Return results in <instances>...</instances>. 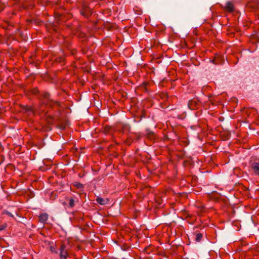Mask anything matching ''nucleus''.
<instances>
[{
    "mask_svg": "<svg viewBox=\"0 0 259 259\" xmlns=\"http://www.w3.org/2000/svg\"><path fill=\"white\" fill-rule=\"evenodd\" d=\"M50 95L49 93H46L44 94V98L46 100L49 99Z\"/></svg>",
    "mask_w": 259,
    "mask_h": 259,
    "instance_id": "10",
    "label": "nucleus"
},
{
    "mask_svg": "<svg viewBox=\"0 0 259 259\" xmlns=\"http://www.w3.org/2000/svg\"><path fill=\"white\" fill-rule=\"evenodd\" d=\"M38 92V90L37 89H35L34 91V94H36Z\"/></svg>",
    "mask_w": 259,
    "mask_h": 259,
    "instance_id": "13",
    "label": "nucleus"
},
{
    "mask_svg": "<svg viewBox=\"0 0 259 259\" xmlns=\"http://www.w3.org/2000/svg\"><path fill=\"white\" fill-rule=\"evenodd\" d=\"M202 237H203L202 234H201L200 233H198L196 234V237H195L196 241L197 242L200 241L202 239Z\"/></svg>",
    "mask_w": 259,
    "mask_h": 259,
    "instance_id": "6",
    "label": "nucleus"
},
{
    "mask_svg": "<svg viewBox=\"0 0 259 259\" xmlns=\"http://www.w3.org/2000/svg\"><path fill=\"white\" fill-rule=\"evenodd\" d=\"M5 228V227L4 226H0V231L3 230Z\"/></svg>",
    "mask_w": 259,
    "mask_h": 259,
    "instance_id": "12",
    "label": "nucleus"
},
{
    "mask_svg": "<svg viewBox=\"0 0 259 259\" xmlns=\"http://www.w3.org/2000/svg\"><path fill=\"white\" fill-rule=\"evenodd\" d=\"M81 14L82 15L84 16V17H88L89 15V13L87 12V10H81Z\"/></svg>",
    "mask_w": 259,
    "mask_h": 259,
    "instance_id": "9",
    "label": "nucleus"
},
{
    "mask_svg": "<svg viewBox=\"0 0 259 259\" xmlns=\"http://www.w3.org/2000/svg\"><path fill=\"white\" fill-rule=\"evenodd\" d=\"M251 168L255 174L259 175V163H253L251 165Z\"/></svg>",
    "mask_w": 259,
    "mask_h": 259,
    "instance_id": "4",
    "label": "nucleus"
},
{
    "mask_svg": "<svg viewBox=\"0 0 259 259\" xmlns=\"http://www.w3.org/2000/svg\"><path fill=\"white\" fill-rule=\"evenodd\" d=\"M48 219V214L47 213H42L39 216V220L41 223H45Z\"/></svg>",
    "mask_w": 259,
    "mask_h": 259,
    "instance_id": "5",
    "label": "nucleus"
},
{
    "mask_svg": "<svg viewBox=\"0 0 259 259\" xmlns=\"http://www.w3.org/2000/svg\"><path fill=\"white\" fill-rule=\"evenodd\" d=\"M69 206L70 207H73L74 206V200L72 198L69 199Z\"/></svg>",
    "mask_w": 259,
    "mask_h": 259,
    "instance_id": "8",
    "label": "nucleus"
},
{
    "mask_svg": "<svg viewBox=\"0 0 259 259\" xmlns=\"http://www.w3.org/2000/svg\"><path fill=\"white\" fill-rule=\"evenodd\" d=\"M234 5L233 4L230 2H228L226 3L225 9L226 11L228 12H232L234 11Z\"/></svg>",
    "mask_w": 259,
    "mask_h": 259,
    "instance_id": "2",
    "label": "nucleus"
},
{
    "mask_svg": "<svg viewBox=\"0 0 259 259\" xmlns=\"http://www.w3.org/2000/svg\"><path fill=\"white\" fill-rule=\"evenodd\" d=\"M50 250H51V251L52 252H54V253H57L58 252L57 251V250H56V246L54 244L53 245H51L50 246Z\"/></svg>",
    "mask_w": 259,
    "mask_h": 259,
    "instance_id": "7",
    "label": "nucleus"
},
{
    "mask_svg": "<svg viewBox=\"0 0 259 259\" xmlns=\"http://www.w3.org/2000/svg\"><path fill=\"white\" fill-rule=\"evenodd\" d=\"M59 250V256L60 259H67L68 254L65 245L62 244L60 247Z\"/></svg>",
    "mask_w": 259,
    "mask_h": 259,
    "instance_id": "1",
    "label": "nucleus"
},
{
    "mask_svg": "<svg viewBox=\"0 0 259 259\" xmlns=\"http://www.w3.org/2000/svg\"><path fill=\"white\" fill-rule=\"evenodd\" d=\"M8 215H10V216H13V215L10 213V212H8Z\"/></svg>",
    "mask_w": 259,
    "mask_h": 259,
    "instance_id": "14",
    "label": "nucleus"
},
{
    "mask_svg": "<svg viewBox=\"0 0 259 259\" xmlns=\"http://www.w3.org/2000/svg\"><path fill=\"white\" fill-rule=\"evenodd\" d=\"M257 11H258L259 13V7L257 8Z\"/></svg>",
    "mask_w": 259,
    "mask_h": 259,
    "instance_id": "15",
    "label": "nucleus"
},
{
    "mask_svg": "<svg viewBox=\"0 0 259 259\" xmlns=\"http://www.w3.org/2000/svg\"><path fill=\"white\" fill-rule=\"evenodd\" d=\"M76 186L77 187V188H82L83 187V185L82 184H80V183H77L76 185Z\"/></svg>",
    "mask_w": 259,
    "mask_h": 259,
    "instance_id": "11",
    "label": "nucleus"
},
{
    "mask_svg": "<svg viewBox=\"0 0 259 259\" xmlns=\"http://www.w3.org/2000/svg\"><path fill=\"white\" fill-rule=\"evenodd\" d=\"M96 201L99 204L104 205L108 203L109 200L108 199H104L101 197H98L96 199Z\"/></svg>",
    "mask_w": 259,
    "mask_h": 259,
    "instance_id": "3",
    "label": "nucleus"
}]
</instances>
